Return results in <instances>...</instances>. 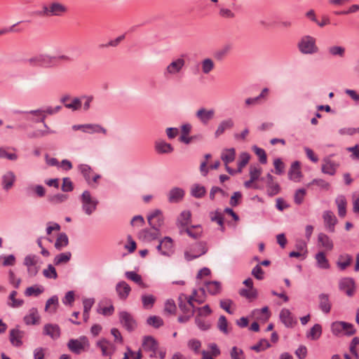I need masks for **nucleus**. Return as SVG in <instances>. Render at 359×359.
Returning a JSON list of instances; mask_svg holds the SVG:
<instances>
[{
  "label": "nucleus",
  "mask_w": 359,
  "mask_h": 359,
  "mask_svg": "<svg viewBox=\"0 0 359 359\" xmlns=\"http://www.w3.org/2000/svg\"><path fill=\"white\" fill-rule=\"evenodd\" d=\"M147 323L149 325H151L155 328H158L163 325V319L161 317L156 316H149L147 320Z\"/></svg>",
  "instance_id": "50"
},
{
  "label": "nucleus",
  "mask_w": 359,
  "mask_h": 359,
  "mask_svg": "<svg viewBox=\"0 0 359 359\" xmlns=\"http://www.w3.org/2000/svg\"><path fill=\"white\" fill-rule=\"evenodd\" d=\"M346 326V322L336 321L332 323L331 330L333 334L338 335L343 332Z\"/></svg>",
  "instance_id": "48"
},
{
  "label": "nucleus",
  "mask_w": 359,
  "mask_h": 359,
  "mask_svg": "<svg viewBox=\"0 0 359 359\" xmlns=\"http://www.w3.org/2000/svg\"><path fill=\"white\" fill-rule=\"evenodd\" d=\"M96 345L100 348L103 356L111 358V355L114 351V347L110 341L105 339H102L98 341Z\"/></svg>",
  "instance_id": "14"
},
{
  "label": "nucleus",
  "mask_w": 359,
  "mask_h": 359,
  "mask_svg": "<svg viewBox=\"0 0 359 359\" xmlns=\"http://www.w3.org/2000/svg\"><path fill=\"white\" fill-rule=\"evenodd\" d=\"M187 300V297L182 294L179 296L178 301H179V307L181 309L182 311L184 313H187L189 310L190 306L188 305V304L185 303V301Z\"/></svg>",
  "instance_id": "62"
},
{
  "label": "nucleus",
  "mask_w": 359,
  "mask_h": 359,
  "mask_svg": "<svg viewBox=\"0 0 359 359\" xmlns=\"http://www.w3.org/2000/svg\"><path fill=\"white\" fill-rule=\"evenodd\" d=\"M196 116L203 124H208L214 118L215 110L201 108L196 112Z\"/></svg>",
  "instance_id": "12"
},
{
  "label": "nucleus",
  "mask_w": 359,
  "mask_h": 359,
  "mask_svg": "<svg viewBox=\"0 0 359 359\" xmlns=\"http://www.w3.org/2000/svg\"><path fill=\"white\" fill-rule=\"evenodd\" d=\"M217 327L218 329L224 334H227L229 333L228 323L224 316H219L218 319Z\"/></svg>",
  "instance_id": "55"
},
{
  "label": "nucleus",
  "mask_w": 359,
  "mask_h": 359,
  "mask_svg": "<svg viewBox=\"0 0 359 359\" xmlns=\"http://www.w3.org/2000/svg\"><path fill=\"white\" fill-rule=\"evenodd\" d=\"M231 46L230 44H226L215 53V57L217 60H222L231 51Z\"/></svg>",
  "instance_id": "49"
},
{
  "label": "nucleus",
  "mask_w": 359,
  "mask_h": 359,
  "mask_svg": "<svg viewBox=\"0 0 359 359\" xmlns=\"http://www.w3.org/2000/svg\"><path fill=\"white\" fill-rule=\"evenodd\" d=\"M43 275L47 278L56 279L57 278L56 270L52 264H48L47 269L43 271Z\"/></svg>",
  "instance_id": "56"
},
{
  "label": "nucleus",
  "mask_w": 359,
  "mask_h": 359,
  "mask_svg": "<svg viewBox=\"0 0 359 359\" xmlns=\"http://www.w3.org/2000/svg\"><path fill=\"white\" fill-rule=\"evenodd\" d=\"M197 248H198V250L197 251V254H196L194 255H191L188 252H185L184 255L187 260L190 261L193 259L197 258V257L205 254L208 250V248L205 246V245L203 244V243H199L197 245Z\"/></svg>",
  "instance_id": "41"
},
{
  "label": "nucleus",
  "mask_w": 359,
  "mask_h": 359,
  "mask_svg": "<svg viewBox=\"0 0 359 359\" xmlns=\"http://www.w3.org/2000/svg\"><path fill=\"white\" fill-rule=\"evenodd\" d=\"M185 60L183 57L173 59L165 68L163 75L165 77H170L180 74L184 67Z\"/></svg>",
  "instance_id": "3"
},
{
  "label": "nucleus",
  "mask_w": 359,
  "mask_h": 359,
  "mask_svg": "<svg viewBox=\"0 0 359 359\" xmlns=\"http://www.w3.org/2000/svg\"><path fill=\"white\" fill-rule=\"evenodd\" d=\"M60 101L66 108L72 111L79 110L82 106V101L81 98H72L69 95H65L62 97Z\"/></svg>",
  "instance_id": "7"
},
{
  "label": "nucleus",
  "mask_w": 359,
  "mask_h": 359,
  "mask_svg": "<svg viewBox=\"0 0 359 359\" xmlns=\"http://www.w3.org/2000/svg\"><path fill=\"white\" fill-rule=\"evenodd\" d=\"M161 243L163 246L162 255L169 256L172 253L173 248L172 238L170 237L165 236L161 241Z\"/></svg>",
  "instance_id": "28"
},
{
  "label": "nucleus",
  "mask_w": 359,
  "mask_h": 359,
  "mask_svg": "<svg viewBox=\"0 0 359 359\" xmlns=\"http://www.w3.org/2000/svg\"><path fill=\"white\" fill-rule=\"evenodd\" d=\"M297 48L299 52L304 55H313L319 50L316 45V39L310 35L302 36L297 43Z\"/></svg>",
  "instance_id": "2"
},
{
  "label": "nucleus",
  "mask_w": 359,
  "mask_h": 359,
  "mask_svg": "<svg viewBox=\"0 0 359 359\" xmlns=\"http://www.w3.org/2000/svg\"><path fill=\"white\" fill-rule=\"evenodd\" d=\"M68 198L67 194H57L49 196L48 201L53 204H58L65 201Z\"/></svg>",
  "instance_id": "57"
},
{
  "label": "nucleus",
  "mask_w": 359,
  "mask_h": 359,
  "mask_svg": "<svg viewBox=\"0 0 359 359\" xmlns=\"http://www.w3.org/2000/svg\"><path fill=\"white\" fill-rule=\"evenodd\" d=\"M322 334V327L320 324H315L307 333L306 337L312 340H317Z\"/></svg>",
  "instance_id": "37"
},
{
  "label": "nucleus",
  "mask_w": 359,
  "mask_h": 359,
  "mask_svg": "<svg viewBox=\"0 0 359 359\" xmlns=\"http://www.w3.org/2000/svg\"><path fill=\"white\" fill-rule=\"evenodd\" d=\"M319 298V306L323 312L328 313L331 309V304L329 300V296L326 294H320Z\"/></svg>",
  "instance_id": "29"
},
{
  "label": "nucleus",
  "mask_w": 359,
  "mask_h": 359,
  "mask_svg": "<svg viewBox=\"0 0 359 359\" xmlns=\"http://www.w3.org/2000/svg\"><path fill=\"white\" fill-rule=\"evenodd\" d=\"M323 218L326 229L330 233L334 232L337 219L333 212L330 210L325 211L323 214Z\"/></svg>",
  "instance_id": "10"
},
{
  "label": "nucleus",
  "mask_w": 359,
  "mask_h": 359,
  "mask_svg": "<svg viewBox=\"0 0 359 359\" xmlns=\"http://www.w3.org/2000/svg\"><path fill=\"white\" fill-rule=\"evenodd\" d=\"M352 257L348 254H342L339 256L337 265L341 271L345 270L352 262Z\"/></svg>",
  "instance_id": "25"
},
{
  "label": "nucleus",
  "mask_w": 359,
  "mask_h": 359,
  "mask_svg": "<svg viewBox=\"0 0 359 359\" xmlns=\"http://www.w3.org/2000/svg\"><path fill=\"white\" fill-rule=\"evenodd\" d=\"M84 133L93 134V133H107V130L99 124H85Z\"/></svg>",
  "instance_id": "32"
},
{
  "label": "nucleus",
  "mask_w": 359,
  "mask_h": 359,
  "mask_svg": "<svg viewBox=\"0 0 359 359\" xmlns=\"http://www.w3.org/2000/svg\"><path fill=\"white\" fill-rule=\"evenodd\" d=\"M69 243V239L65 233H60L55 243V248L57 250H61L63 248L66 247Z\"/></svg>",
  "instance_id": "38"
},
{
  "label": "nucleus",
  "mask_w": 359,
  "mask_h": 359,
  "mask_svg": "<svg viewBox=\"0 0 359 359\" xmlns=\"http://www.w3.org/2000/svg\"><path fill=\"white\" fill-rule=\"evenodd\" d=\"M191 130V125L189 123L183 124L181 127V135L179 138L180 141L184 144H189L191 142L192 137L189 135Z\"/></svg>",
  "instance_id": "24"
},
{
  "label": "nucleus",
  "mask_w": 359,
  "mask_h": 359,
  "mask_svg": "<svg viewBox=\"0 0 359 359\" xmlns=\"http://www.w3.org/2000/svg\"><path fill=\"white\" fill-rule=\"evenodd\" d=\"M39 58L41 67H50L55 57L50 55L42 53L39 54Z\"/></svg>",
  "instance_id": "45"
},
{
  "label": "nucleus",
  "mask_w": 359,
  "mask_h": 359,
  "mask_svg": "<svg viewBox=\"0 0 359 359\" xmlns=\"http://www.w3.org/2000/svg\"><path fill=\"white\" fill-rule=\"evenodd\" d=\"M15 177L12 172H6L2 177V185L5 190L10 189L15 182Z\"/></svg>",
  "instance_id": "33"
},
{
  "label": "nucleus",
  "mask_w": 359,
  "mask_h": 359,
  "mask_svg": "<svg viewBox=\"0 0 359 359\" xmlns=\"http://www.w3.org/2000/svg\"><path fill=\"white\" fill-rule=\"evenodd\" d=\"M154 149L159 155H168L173 151V147L170 143L158 140L154 143Z\"/></svg>",
  "instance_id": "11"
},
{
  "label": "nucleus",
  "mask_w": 359,
  "mask_h": 359,
  "mask_svg": "<svg viewBox=\"0 0 359 359\" xmlns=\"http://www.w3.org/2000/svg\"><path fill=\"white\" fill-rule=\"evenodd\" d=\"M147 219L151 228L157 229H159V228L163 225L164 220L163 216L160 210H155L153 211L148 216Z\"/></svg>",
  "instance_id": "9"
},
{
  "label": "nucleus",
  "mask_w": 359,
  "mask_h": 359,
  "mask_svg": "<svg viewBox=\"0 0 359 359\" xmlns=\"http://www.w3.org/2000/svg\"><path fill=\"white\" fill-rule=\"evenodd\" d=\"M143 306L146 309L151 308L155 302V297L151 295H143L142 297Z\"/></svg>",
  "instance_id": "59"
},
{
  "label": "nucleus",
  "mask_w": 359,
  "mask_h": 359,
  "mask_svg": "<svg viewBox=\"0 0 359 359\" xmlns=\"http://www.w3.org/2000/svg\"><path fill=\"white\" fill-rule=\"evenodd\" d=\"M336 165L332 163L330 161H327L322 166V171L325 174L333 175L335 173Z\"/></svg>",
  "instance_id": "54"
},
{
  "label": "nucleus",
  "mask_w": 359,
  "mask_h": 359,
  "mask_svg": "<svg viewBox=\"0 0 359 359\" xmlns=\"http://www.w3.org/2000/svg\"><path fill=\"white\" fill-rule=\"evenodd\" d=\"M90 346V343L88 338L85 336L81 337L79 339H71L68 341L67 347L70 351L75 354H80L85 351Z\"/></svg>",
  "instance_id": "4"
},
{
  "label": "nucleus",
  "mask_w": 359,
  "mask_h": 359,
  "mask_svg": "<svg viewBox=\"0 0 359 359\" xmlns=\"http://www.w3.org/2000/svg\"><path fill=\"white\" fill-rule=\"evenodd\" d=\"M339 290L344 291L348 297H352L355 293V285L354 280L351 278H344L339 280Z\"/></svg>",
  "instance_id": "8"
},
{
  "label": "nucleus",
  "mask_w": 359,
  "mask_h": 359,
  "mask_svg": "<svg viewBox=\"0 0 359 359\" xmlns=\"http://www.w3.org/2000/svg\"><path fill=\"white\" fill-rule=\"evenodd\" d=\"M327 52L332 57L342 58L345 56L346 48L342 46L333 45L328 47Z\"/></svg>",
  "instance_id": "26"
},
{
  "label": "nucleus",
  "mask_w": 359,
  "mask_h": 359,
  "mask_svg": "<svg viewBox=\"0 0 359 359\" xmlns=\"http://www.w3.org/2000/svg\"><path fill=\"white\" fill-rule=\"evenodd\" d=\"M230 355L231 359H245L243 351L241 349L238 348L236 346H233L231 348Z\"/></svg>",
  "instance_id": "63"
},
{
  "label": "nucleus",
  "mask_w": 359,
  "mask_h": 359,
  "mask_svg": "<svg viewBox=\"0 0 359 359\" xmlns=\"http://www.w3.org/2000/svg\"><path fill=\"white\" fill-rule=\"evenodd\" d=\"M142 354L141 351L135 352L130 348L127 349V351L124 354L123 359H141Z\"/></svg>",
  "instance_id": "64"
},
{
  "label": "nucleus",
  "mask_w": 359,
  "mask_h": 359,
  "mask_svg": "<svg viewBox=\"0 0 359 359\" xmlns=\"http://www.w3.org/2000/svg\"><path fill=\"white\" fill-rule=\"evenodd\" d=\"M316 259L319 268L328 269L330 267L328 259L326 258L325 254L323 252H318L316 255Z\"/></svg>",
  "instance_id": "36"
},
{
  "label": "nucleus",
  "mask_w": 359,
  "mask_h": 359,
  "mask_svg": "<svg viewBox=\"0 0 359 359\" xmlns=\"http://www.w3.org/2000/svg\"><path fill=\"white\" fill-rule=\"evenodd\" d=\"M43 333L53 339H57L60 336V328L56 324H46L43 327Z\"/></svg>",
  "instance_id": "15"
},
{
  "label": "nucleus",
  "mask_w": 359,
  "mask_h": 359,
  "mask_svg": "<svg viewBox=\"0 0 359 359\" xmlns=\"http://www.w3.org/2000/svg\"><path fill=\"white\" fill-rule=\"evenodd\" d=\"M17 154L13 148H0V157H16Z\"/></svg>",
  "instance_id": "61"
},
{
  "label": "nucleus",
  "mask_w": 359,
  "mask_h": 359,
  "mask_svg": "<svg viewBox=\"0 0 359 359\" xmlns=\"http://www.w3.org/2000/svg\"><path fill=\"white\" fill-rule=\"evenodd\" d=\"M318 242L327 250H332L334 245L330 237L323 233H320L318 235Z\"/></svg>",
  "instance_id": "30"
},
{
  "label": "nucleus",
  "mask_w": 359,
  "mask_h": 359,
  "mask_svg": "<svg viewBox=\"0 0 359 359\" xmlns=\"http://www.w3.org/2000/svg\"><path fill=\"white\" fill-rule=\"evenodd\" d=\"M215 68V63L210 57H205L201 61V69L203 74H209Z\"/></svg>",
  "instance_id": "23"
},
{
  "label": "nucleus",
  "mask_w": 359,
  "mask_h": 359,
  "mask_svg": "<svg viewBox=\"0 0 359 359\" xmlns=\"http://www.w3.org/2000/svg\"><path fill=\"white\" fill-rule=\"evenodd\" d=\"M280 191V186L278 183L273 182H267V192L271 196L276 195Z\"/></svg>",
  "instance_id": "52"
},
{
  "label": "nucleus",
  "mask_w": 359,
  "mask_h": 359,
  "mask_svg": "<svg viewBox=\"0 0 359 359\" xmlns=\"http://www.w3.org/2000/svg\"><path fill=\"white\" fill-rule=\"evenodd\" d=\"M130 285L125 281H120L116 285V291L121 299L125 300L130 292Z\"/></svg>",
  "instance_id": "16"
},
{
  "label": "nucleus",
  "mask_w": 359,
  "mask_h": 359,
  "mask_svg": "<svg viewBox=\"0 0 359 359\" xmlns=\"http://www.w3.org/2000/svg\"><path fill=\"white\" fill-rule=\"evenodd\" d=\"M306 193L305 189H299L296 191L294 196V200L296 204L300 205L303 203Z\"/></svg>",
  "instance_id": "58"
},
{
  "label": "nucleus",
  "mask_w": 359,
  "mask_h": 359,
  "mask_svg": "<svg viewBox=\"0 0 359 359\" xmlns=\"http://www.w3.org/2000/svg\"><path fill=\"white\" fill-rule=\"evenodd\" d=\"M142 347L147 351L155 353L158 349V346L157 341L154 337L147 336L144 337Z\"/></svg>",
  "instance_id": "22"
},
{
  "label": "nucleus",
  "mask_w": 359,
  "mask_h": 359,
  "mask_svg": "<svg viewBox=\"0 0 359 359\" xmlns=\"http://www.w3.org/2000/svg\"><path fill=\"white\" fill-rule=\"evenodd\" d=\"M210 215L211 221L216 222L220 226L221 230L224 231V219L222 213L216 210L215 212H211Z\"/></svg>",
  "instance_id": "47"
},
{
  "label": "nucleus",
  "mask_w": 359,
  "mask_h": 359,
  "mask_svg": "<svg viewBox=\"0 0 359 359\" xmlns=\"http://www.w3.org/2000/svg\"><path fill=\"white\" fill-rule=\"evenodd\" d=\"M39 316L38 315V311L36 309H32L30 310V313L29 315H27L24 317V321L26 325H36L39 323Z\"/></svg>",
  "instance_id": "35"
},
{
  "label": "nucleus",
  "mask_w": 359,
  "mask_h": 359,
  "mask_svg": "<svg viewBox=\"0 0 359 359\" xmlns=\"http://www.w3.org/2000/svg\"><path fill=\"white\" fill-rule=\"evenodd\" d=\"M191 215L190 211L184 210L181 212L178 217L177 224L180 229V232L181 234L183 233V229L190 222Z\"/></svg>",
  "instance_id": "21"
},
{
  "label": "nucleus",
  "mask_w": 359,
  "mask_h": 359,
  "mask_svg": "<svg viewBox=\"0 0 359 359\" xmlns=\"http://www.w3.org/2000/svg\"><path fill=\"white\" fill-rule=\"evenodd\" d=\"M290 178L294 181H298L301 177V171H300V163L297 161H294L289 171Z\"/></svg>",
  "instance_id": "31"
},
{
  "label": "nucleus",
  "mask_w": 359,
  "mask_h": 359,
  "mask_svg": "<svg viewBox=\"0 0 359 359\" xmlns=\"http://www.w3.org/2000/svg\"><path fill=\"white\" fill-rule=\"evenodd\" d=\"M125 276L128 279L136 283L141 287H146V285L142 282L141 276L137 273L136 272L126 271Z\"/></svg>",
  "instance_id": "40"
},
{
  "label": "nucleus",
  "mask_w": 359,
  "mask_h": 359,
  "mask_svg": "<svg viewBox=\"0 0 359 359\" xmlns=\"http://www.w3.org/2000/svg\"><path fill=\"white\" fill-rule=\"evenodd\" d=\"M208 292L212 295L218 294L221 290V284L218 281H210L206 283Z\"/></svg>",
  "instance_id": "44"
},
{
  "label": "nucleus",
  "mask_w": 359,
  "mask_h": 359,
  "mask_svg": "<svg viewBox=\"0 0 359 359\" xmlns=\"http://www.w3.org/2000/svg\"><path fill=\"white\" fill-rule=\"evenodd\" d=\"M43 292V289L38 285L27 287L25 291V294L27 297L39 296Z\"/></svg>",
  "instance_id": "51"
},
{
  "label": "nucleus",
  "mask_w": 359,
  "mask_h": 359,
  "mask_svg": "<svg viewBox=\"0 0 359 359\" xmlns=\"http://www.w3.org/2000/svg\"><path fill=\"white\" fill-rule=\"evenodd\" d=\"M17 295L16 291H12L9 295V299L11 300V303L9 305L13 308L20 307L23 304L22 299H15V296Z\"/></svg>",
  "instance_id": "60"
},
{
  "label": "nucleus",
  "mask_w": 359,
  "mask_h": 359,
  "mask_svg": "<svg viewBox=\"0 0 359 359\" xmlns=\"http://www.w3.org/2000/svg\"><path fill=\"white\" fill-rule=\"evenodd\" d=\"M27 114L29 115L32 116V117L29 118L30 120H32L34 122H41V123H43L44 127L48 130L47 133H50V131L49 130L48 127L47 126V125L44 122L46 118H45V114H44V112H43V109H36V110H32V111H28Z\"/></svg>",
  "instance_id": "19"
},
{
  "label": "nucleus",
  "mask_w": 359,
  "mask_h": 359,
  "mask_svg": "<svg viewBox=\"0 0 359 359\" xmlns=\"http://www.w3.org/2000/svg\"><path fill=\"white\" fill-rule=\"evenodd\" d=\"M25 335V332L20 330L17 326L15 328L11 330L10 331L9 339L13 346L16 347H19L22 346V339Z\"/></svg>",
  "instance_id": "13"
},
{
  "label": "nucleus",
  "mask_w": 359,
  "mask_h": 359,
  "mask_svg": "<svg viewBox=\"0 0 359 359\" xmlns=\"http://www.w3.org/2000/svg\"><path fill=\"white\" fill-rule=\"evenodd\" d=\"M205 193L206 190L205 187L201 184H195L191 187V194L195 198H201L205 196Z\"/></svg>",
  "instance_id": "39"
},
{
  "label": "nucleus",
  "mask_w": 359,
  "mask_h": 359,
  "mask_svg": "<svg viewBox=\"0 0 359 359\" xmlns=\"http://www.w3.org/2000/svg\"><path fill=\"white\" fill-rule=\"evenodd\" d=\"M141 233L144 239L147 241L157 239L161 236L160 230L157 229H152V230L145 229Z\"/></svg>",
  "instance_id": "34"
},
{
  "label": "nucleus",
  "mask_w": 359,
  "mask_h": 359,
  "mask_svg": "<svg viewBox=\"0 0 359 359\" xmlns=\"http://www.w3.org/2000/svg\"><path fill=\"white\" fill-rule=\"evenodd\" d=\"M234 126L233 121L231 118H227L221 121L215 133V137L222 135L226 130L231 129Z\"/></svg>",
  "instance_id": "20"
},
{
  "label": "nucleus",
  "mask_w": 359,
  "mask_h": 359,
  "mask_svg": "<svg viewBox=\"0 0 359 359\" xmlns=\"http://www.w3.org/2000/svg\"><path fill=\"white\" fill-rule=\"evenodd\" d=\"M270 346L271 345L269 342L266 339H262L259 341V343L252 346L251 349L257 352H260L264 351L265 349L269 348Z\"/></svg>",
  "instance_id": "53"
},
{
  "label": "nucleus",
  "mask_w": 359,
  "mask_h": 359,
  "mask_svg": "<svg viewBox=\"0 0 359 359\" xmlns=\"http://www.w3.org/2000/svg\"><path fill=\"white\" fill-rule=\"evenodd\" d=\"M184 196V191L179 187L172 188L168 193V201L171 203L181 201Z\"/></svg>",
  "instance_id": "17"
},
{
  "label": "nucleus",
  "mask_w": 359,
  "mask_h": 359,
  "mask_svg": "<svg viewBox=\"0 0 359 359\" xmlns=\"http://www.w3.org/2000/svg\"><path fill=\"white\" fill-rule=\"evenodd\" d=\"M119 321L122 326L128 332H133L137 327V323L133 316L127 311H121L118 314Z\"/></svg>",
  "instance_id": "6"
},
{
  "label": "nucleus",
  "mask_w": 359,
  "mask_h": 359,
  "mask_svg": "<svg viewBox=\"0 0 359 359\" xmlns=\"http://www.w3.org/2000/svg\"><path fill=\"white\" fill-rule=\"evenodd\" d=\"M338 208V215L340 217H344L346 214L347 202L344 196H339L335 200Z\"/></svg>",
  "instance_id": "27"
},
{
  "label": "nucleus",
  "mask_w": 359,
  "mask_h": 359,
  "mask_svg": "<svg viewBox=\"0 0 359 359\" xmlns=\"http://www.w3.org/2000/svg\"><path fill=\"white\" fill-rule=\"evenodd\" d=\"M81 201L83 203V210L87 215H91L96 210L98 201L92 198L88 191H84L83 192L81 195Z\"/></svg>",
  "instance_id": "5"
},
{
  "label": "nucleus",
  "mask_w": 359,
  "mask_h": 359,
  "mask_svg": "<svg viewBox=\"0 0 359 359\" xmlns=\"http://www.w3.org/2000/svg\"><path fill=\"white\" fill-rule=\"evenodd\" d=\"M71 257L72 253L70 252L60 253L54 258V264L55 265L66 264L70 260Z\"/></svg>",
  "instance_id": "42"
},
{
  "label": "nucleus",
  "mask_w": 359,
  "mask_h": 359,
  "mask_svg": "<svg viewBox=\"0 0 359 359\" xmlns=\"http://www.w3.org/2000/svg\"><path fill=\"white\" fill-rule=\"evenodd\" d=\"M68 12V7L63 3L53 1L42 6L39 15L45 17H62Z\"/></svg>",
  "instance_id": "1"
},
{
  "label": "nucleus",
  "mask_w": 359,
  "mask_h": 359,
  "mask_svg": "<svg viewBox=\"0 0 359 359\" xmlns=\"http://www.w3.org/2000/svg\"><path fill=\"white\" fill-rule=\"evenodd\" d=\"M309 184L316 185L322 191H329L330 189V184L322 179H314Z\"/></svg>",
  "instance_id": "46"
},
{
  "label": "nucleus",
  "mask_w": 359,
  "mask_h": 359,
  "mask_svg": "<svg viewBox=\"0 0 359 359\" xmlns=\"http://www.w3.org/2000/svg\"><path fill=\"white\" fill-rule=\"evenodd\" d=\"M239 294L249 300L255 299L257 297V291L255 288L241 289Z\"/></svg>",
  "instance_id": "43"
},
{
  "label": "nucleus",
  "mask_w": 359,
  "mask_h": 359,
  "mask_svg": "<svg viewBox=\"0 0 359 359\" xmlns=\"http://www.w3.org/2000/svg\"><path fill=\"white\" fill-rule=\"evenodd\" d=\"M280 318L282 323L287 327H291L297 323V321L294 319L291 312L287 309L281 310L280 313Z\"/></svg>",
  "instance_id": "18"
}]
</instances>
